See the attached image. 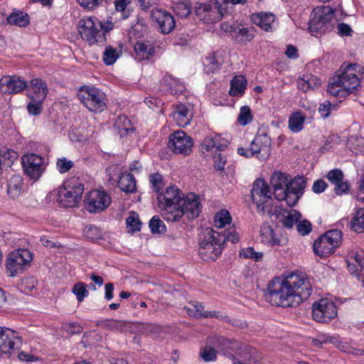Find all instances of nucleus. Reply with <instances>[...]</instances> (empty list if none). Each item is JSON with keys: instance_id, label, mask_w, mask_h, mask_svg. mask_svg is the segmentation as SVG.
Returning a JSON list of instances; mask_svg holds the SVG:
<instances>
[{"instance_id": "obj_49", "label": "nucleus", "mask_w": 364, "mask_h": 364, "mask_svg": "<svg viewBox=\"0 0 364 364\" xmlns=\"http://www.w3.org/2000/svg\"><path fill=\"white\" fill-rule=\"evenodd\" d=\"M252 120L251 110L248 106H243L240 108L237 121L240 124L245 126Z\"/></svg>"}, {"instance_id": "obj_43", "label": "nucleus", "mask_w": 364, "mask_h": 364, "mask_svg": "<svg viewBox=\"0 0 364 364\" xmlns=\"http://www.w3.org/2000/svg\"><path fill=\"white\" fill-rule=\"evenodd\" d=\"M120 55V52L110 46H106L103 53V62L107 65H111L115 63Z\"/></svg>"}, {"instance_id": "obj_38", "label": "nucleus", "mask_w": 364, "mask_h": 364, "mask_svg": "<svg viewBox=\"0 0 364 364\" xmlns=\"http://www.w3.org/2000/svg\"><path fill=\"white\" fill-rule=\"evenodd\" d=\"M247 85V80L242 75H237L233 77L230 82V95L239 96L245 92Z\"/></svg>"}, {"instance_id": "obj_36", "label": "nucleus", "mask_w": 364, "mask_h": 364, "mask_svg": "<svg viewBox=\"0 0 364 364\" xmlns=\"http://www.w3.org/2000/svg\"><path fill=\"white\" fill-rule=\"evenodd\" d=\"M114 127L118 130L120 136H124L134 131L131 121L125 115H120L114 122Z\"/></svg>"}, {"instance_id": "obj_16", "label": "nucleus", "mask_w": 364, "mask_h": 364, "mask_svg": "<svg viewBox=\"0 0 364 364\" xmlns=\"http://www.w3.org/2000/svg\"><path fill=\"white\" fill-rule=\"evenodd\" d=\"M193 145L192 138L182 130H178L169 136L168 146L175 154L188 155Z\"/></svg>"}, {"instance_id": "obj_35", "label": "nucleus", "mask_w": 364, "mask_h": 364, "mask_svg": "<svg viewBox=\"0 0 364 364\" xmlns=\"http://www.w3.org/2000/svg\"><path fill=\"white\" fill-rule=\"evenodd\" d=\"M23 179L19 176H13L7 183V193L11 198H18L22 189Z\"/></svg>"}, {"instance_id": "obj_6", "label": "nucleus", "mask_w": 364, "mask_h": 364, "mask_svg": "<svg viewBox=\"0 0 364 364\" xmlns=\"http://www.w3.org/2000/svg\"><path fill=\"white\" fill-rule=\"evenodd\" d=\"M224 239L220 237V232L206 229L199 242L198 254L204 261L215 260L220 255Z\"/></svg>"}, {"instance_id": "obj_28", "label": "nucleus", "mask_w": 364, "mask_h": 364, "mask_svg": "<svg viewBox=\"0 0 364 364\" xmlns=\"http://www.w3.org/2000/svg\"><path fill=\"white\" fill-rule=\"evenodd\" d=\"M223 63L222 51H216L210 53L203 61L204 70L206 73H214L219 70Z\"/></svg>"}, {"instance_id": "obj_7", "label": "nucleus", "mask_w": 364, "mask_h": 364, "mask_svg": "<svg viewBox=\"0 0 364 364\" xmlns=\"http://www.w3.org/2000/svg\"><path fill=\"white\" fill-rule=\"evenodd\" d=\"M83 191L84 185L80 178H70L59 188L58 200L63 207H75L80 202Z\"/></svg>"}, {"instance_id": "obj_17", "label": "nucleus", "mask_w": 364, "mask_h": 364, "mask_svg": "<svg viewBox=\"0 0 364 364\" xmlns=\"http://www.w3.org/2000/svg\"><path fill=\"white\" fill-rule=\"evenodd\" d=\"M251 196L259 211H264L267 203L272 200L269 187L263 179L254 182Z\"/></svg>"}, {"instance_id": "obj_25", "label": "nucleus", "mask_w": 364, "mask_h": 364, "mask_svg": "<svg viewBox=\"0 0 364 364\" xmlns=\"http://www.w3.org/2000/svg\"><path fill=\"white\" fill-rule=\"evenodd\" d=\"M27 95L30 100H45L48 93V88L44 81L39 78H34L28 85Z\"/></svg>"}, {"instance_id": "obj_10", "label": "nucleus", "mask_w": 364, "mask_h": 364, "mask_svg": "<svg viewBox=\"0 0 364 364\" xmlns=\"http://www.w3.org/2000/svg\"><path fill=\"white\" fill-rule=\"evenodd\" d=\"M77 98L91 112H101L107 107L106 95L95 87H81L77 92Z\"/></svg>"}, {"instance_id": "obj_9", "label": "nucleus", "mask_w": 364, "mask_h": 364, "mask_svg": "<svg viewBox=\"0 0 364 364\" xmlns=\"http://www.w3.org/2000/svg\"><path fill=\"white\" fill-rule=\"evenodd\" d=\"M334 14L328 6L316 7L311 14L309 21V30L312 35L325 33L332 28L331 21Z\"/></svg>"}, {"instance_id": "obj_21", "label": "nucleus", "mask_w": 364, "mask_h": 364, "mask_svg": "<svg viewBox=\"0 0 364 364\" xmlns=\"http://www.w3.org/2000/svg\"><path fill=\"white\" fill-rule=\"evenodd\" d=\"M21 341V336L17 331L0 326V351L9 353L14 346Z\"/></svg>"}, {"instance_id": "obj_46", "label": "nucleus", "mask_w": 364, "mask_h": 364, "mask_svg": "<svg viewBox=\"0 0 364 364\" xmlns=\"http://www.w3.org/2000/svg\"><path fill=\"white\" fill-rule=\"evenodd\" d=\"M239 255L240 257L252 259L255 262L261 261L263 258L262 252H255L254 248L251 247L242 249Z\"/></svg>"}, {"instance_id": "obj_12", "label": "nucleus", "mask_w": 364, "mask_h": 364, "mask_svg": "<svg viewBox=\"0 0 364 364\" xmlns=\"http://www.w3.org/2000/svg\"><path fill=\"white\" fill-rule=\"evenodd\" d=\"M33 259L32 253L26 249H18L10 252L6 259L9 276L14 277L29 266Z\"/></svg>"}, {"instance_id": "obj_54", "label": "nucleus", "mask_w": 364, "mask_h": 364, "mask_svg": "<svg viewBox=\"0 0 364 364\" xmlns=\"http://www.w3.org/2000/svg\"><path fill=\"white\" fill-rule=\"evenodd\" d=\"M74 166L73 161L68 160L65 157L59 158L56 162V166L60 173L69 171Z\"/></svg>"}, {"instance_id": "obj_50", "label": "nucleus", "mask_w": 364, "mask_h": 364, "mask_svg": "<svg viewBox=\"0 0 364 364\" xmlns=\"http://www.w3.org/2000/svg\"><path fill=\"white\" fill-rule=\"evenodd\" d=\"M43 101L30 100L26 107L28 112L33 116L41 114L43 110Z\"/></svg>"}, {"instance_id": "obj_39", "label": "nucleus", "mask_w": 364, "mask_h": 364, "mask_svg": "<svg viewBox=\"0 0 364 364\" xmlns=\"http://www.w3.org/2000/svg\"><path fill=\"white\" fill-rule=\"evenodd\" d=\"M282 225L286 228L291 229L296 224L301 217V213L296 210H282Z\"/></svg>"}, {"instance_id": "obj_48", "label": "nucleus", "mask_w": 364, "mask_h": 364, "mask_svg": "<svg viewBox=\"0 0 364 364\" xmlns=\"http://www.w3.org/2000/svg\"><path fill=\"white\" fill-rule=\"evenodd\" d=\"M352 228L358 232L364 229V208H359L351 221Z\"/></svg>"}, {"instance_id": "obj_14", "label": "nucleus", "mask_w": 364, "mask_h": 364, "mask_svg": "<svg viewBox=\"0 0 364 364\" xmlns=\"http://www.w3.org/2000/svg\"><path fill=\"white\" fill-rule=\"evenodd\" d=\"M336 316V306L328 299H321L312 306V316L316 321L328 323Z\"/></svg>"}, {"instance_id": "obj_8", "label": "nucleus", "mask_w": 364, "mask_h": 364, "mask_svg": "<svg viewBox=\"0 0 364 364\" xmlns=\"http://www.w3.org/2000/svg\"><path fill=\"white\" fill-rule=\"evenodd\" d=\"M78 32L90 46H103L106 43L107 39L102 29L101 21L96 17L89 16L80 19Z\"/></svg>"}, {"instance_id": "obj_11", "label": "nucleus", "mask_w": 364, "mask_h": 364, "mask_svg": "<svg viewBox=\"0 0 364 364\" xmlns=\"http://www.w3.org/2000/svg\"><path fill=\"white\" fill-rule=\"evenodd\" d=\"M342 232L331 230L321 236L314 243V252L321 257H326L333 253L341 242Z\"/></svg>"}, {"instance_id": "obj_24", "label": "nucleus", "mask_w": 364, "mask_h": 364, "mask_svg": "<svg viewBox=\"0 0 364 364\" xmlns=\"http://www.w3.org/2000/svg\"><path fill=\"white\" fill-rule=\"evenodd\" d=\"M288 176L282 172H274L271 177L270 183L274 190V198L277 200H284L285 192L288 191Z\"/></svg>"}, {"instance_id": "obj_55", "label": "nucleus", "mask_w": 364, "mask_h": 364, "mask_svg": "<svg viewBox=\"0 0 364 364\" xmlns=\"http://www.w3.org/2000/svg\"><path fill=\"white\" fill-rule=\"evenodd\" d=\"M37 280L33 277H27L22 279L21 284V290L28 294L36 288Z\"/></svg>"}, {"instance_id": "obj_1", "label": "nucleus", "mask_w": 364, "mask_h": 364, "mask_svg": "<svg viewBox=\"0 0 364 364\" xmlns=\"http://www.w3.org/2000/svg\"><path fill=\"white\" fill-rule=\"evenodd\" d=\"M311 292V284L307 277L291 273L284 279H273L268 284L265 298L276 306L295 307L306 300Z\"/></svg>"}, {"instance_id": "obj_3", "label": "nucleus", "mask_w": 364, "mask_h": 364, "mask_svg": "<svg viewBox=\"0 0 364 364\" xmlns=\"http://www.w3.org/2000/svg\"><path fill=\"white\" fill-rule=\"evenodd\" d=\"M183 197L184 194L176 186L166 188L164 193L157 196L159 207L164 211L162 216L164 220L178 222L181 219L183 212L177 208Z\"/></svg>"}, {"instance_id": "obj_56", "label": "nucleus", "mask_w": 364, "mask_h": 364, "mask_svg": "<svg viewBox=\"0 0 364 364\" xmlns=\"http://www.w3.org/2000/svg\"><path fill=\"white\" fill-rule=\"evenodd\" d=\"M253 36V31L251 28L242 27L238 29L236 38L240 41H250Z\"/></svg>"}, {"instance_id": "obj_23", "label": "nucleus", "mask_w": 364, "mask_h": 364, "mask_svg": "<svg viewBox=\"0 0 364 364\" xmlns=\"http://www.w3.org/2000/svg\"><path fill=\"white\" fill-rule=\"evenodd\" d=\"M200 203L196 195L191 194L183 197L181 204L177 210H182L181 218L186 215L187 218L192 219L197 218L200 213Z\"/></svg>"}, {"instance_id": "obj_33", "label": "nucleus", "mask_w": 364, "mask_h": 364, "mask_svg": "<svg viewBox=\"0 0 364 364\" xmlns=\"http://www.w3.org/2000/svg\"><path fill=\"white\" fill-rule=\"evenodd\" d=\"M212 336H210V338ZM209 338L210 337L207 338L206 346L201 347L199 352L200 357L205 362L215 361L217 359L218 353H221L220 349L215 345L209 343Z\"/></svg>"}, {"instance_id": "obj_58", "label": "nucleus", "mask_w": 364, "mask_h": 364, "mask_svg": "<svg viewBox=\"0 0 364 364\" xmlns=\"http://www.w3.org/2000/svg\"><path fill=\"white\" fill-rule=\"evenodd\" d=\"M174 11L177 16L187 17L191 12V9L187 4L178 3L175 5Z\"/></svg>"}, {"instance_id": "obj_40", "label": "nucleus", "mask_w": 364, "mask_h": 364, "mask_svg": "<svg viewBox=\"0 0 364 364\" xmlns=\"http://www.w3.org/2000/svg\"><path fill=\"white\" fill-rule=\"evenodd\" d=\"M305 120L306 117L301 112L291 114L288 122L289 129L293 132H300L303 129Z\"/></svg>"}, {"instance_id": "obj_29", "label": "nucleus", "mask_w": 364, "mask_h": 364, "mask_svg": "<svg viewBox=\"0 0 364 364\" xmlns=\"http://www.w3.org/2000/svg\"><path fill=\"white\" fill-rule=\"evenodd\" d=\"M262 242L271 247L284 246L287 242L286 237L277 238L274 230L269 225H263L260 230Z\"/></svg>"}, {"instance_id": "obj_4", "label": "nucleus", "mask_w": 364, "mask_h": 364, "mask_svg": "<svg viewBox=\"0 0 364 364\" xmlns=\"http://www.w3.org/2000/svg\"><path fill=\"white\" fill-rule=\"evenodd\" d=\"M208 342L210 344L215 345L221 353L231 360L247 362L252 358L251 348L245 343L219 336H213L208 339Z\"/></svg>"}, {"instance_id": "obj_63", "label": "nucleus", "mask_w": 364, "mask_h": 364, "mask_svg": "<svg viewBox=\"0 0 364 364\" xmlns=\"http://www.w3.org/2000/svg\"><path fill=\"white\" fill-rule=\"evenodd\" d=\"M213 135L207 136L201 143L202 151H209L214 148Z\"/></svg>"}, {"instance_id": "obj_19", "label": "nucleus", "mask_w": 364, "mask_h": 364, "mask_svg": "<svg viewBox=\"0 0 364 364\" xmlns=\"http://www.w3.org/2000/svg\"><path fill=\"white\" fill-rule=\"evenodd\" d=\"M306 182L303 176H296L288 182V191L285 192L287 196L284 198L289 207L294 206L304 193Z\"/></svg>"}, {"instance_id": "obj_30", "label": "nucleus", "mask_w": 364, "mask_h": 364, "mask_svg": "<svg viewBox=\"0 0 364 364\" xmlns=\"http://www.w3.org/2000/svg\"><path fill=\"white\" fill-rule=\"evenodd\" d=\"M254 24L259 26L265 31L272 30V25L274 21L275 16L271 13H257L251 16Z\"/></svg>"}, {"instance_id": "obj_42", "label": "nucleus", "mask_w": 364, "mask_h": 364, "mask_svg": "<svg viewBox=\"0 0 364 364\" xmlns=\"http://www.w3.org/2000/svg\"><path fill=\"white\" fill-rule=\"evenodd\" d=\"M126 225L129 232L140 231L142 223L138 213L134 211L129 212V217L126 219Z\"/></svg>"}, {"instance_id": "obj_52", "label": "nucleus", "mask_w": 364, "mask_h": 364, "mask_svg": "<svg viewBox=\"0 0 364 364\" xmlns=\"http://www.w3.org/2000/svg\"><path fill=\"white\" fill-rule=\"evenodd\" d=\"M149 228L152 233H161L166 230L163 221L156 216H154L149 221Z\"/></svg>"}, {"instance_id": "obj_41", "label": "nucleus", "mask_w": 364, "mask_h": 364, "mask_svg": "<svg viewBox=\"0 0 364 364\" xmlns=\"http://www.w3.org/2000/svg\"><path fill=\"white\" fill-rule=\"evenodd\" d=\"M29 16L22 11L13 12L7 18L8 23L19 27L27 26L29 23Z\"/></svg>"}, {"instance_id": "obj_45", "label": "nucleus", "mask_w": 364, "mask_h": 364, "mask_svg": "<svg viewBox=\"0 0 364 364\" xmlns=\"http://www.w3.org/2000/svg\"><path fill=\"white\" fill-rule=\"evenodd\" d=\"M231 216L228 211L222 210L214 217V224L216 228H222L231 222Z\"/></svg>"}, {"instance_id": "obj_20", "label": "nucleus", "mask_w": 364, "mask_h": 364, "mask_svg": "<svg viewBox=\"0 0 364 364\" xmlns=\"http://www.w3.org/2000/svg\"><path fill=\"white\" fill-rule=\"evenodd\" d=\"M151 18L157 23L161 33L168 34L175 28L176 23L173 16L162 9H154L151 11Z\"/></svg>"}, {"instance_id": "obj_26", "label": "nucleus", "mask_w": 364, "mask_h": 364, "mask_svg": "<svg viewBox=\"0 0 364 364\" xmlns=\"http://www.w3.org/2000/svg\"><path fill=\"white\" fill-rule=\"evenodd\" d=\"M327 179L335 185V193L337 195H342L349 189V185L343 181L344 175L343 171L338 168L330 171L326 175Z\"/></svg>"}, {"instance_id": "obj_31", "label": "nucleus", "mask_w": 364, "mask_h": 364, "mask_svg": "<svg viewBox=\"0 0 364 364\" xmlns=\"http://www.w3.org/2000/svg\"><path fill=\"white\" fill-rule=\"evenodd\" d=\"M136 58L141 61L148 60L154 54V47L149 41H137L134 46Z\"/></svg>"}, {"instance_id": "obj_37", "label": "nucleus", "mask_w": 364, "mask_h": 364, "mask_svg": "<svg viewBox=\"0 0 364 364\" xmlns=\"http://www.w3.org/2000/svg\"><path fill=\"white\" fill-rule=\"evenodd\" d=\"M117 183L118 187L125 193H133L136 190V181L130 173H122Z\"/></svg>"}, {"instance_id": "obj_5", "label": "nucleus", "mask_w": 364, "mask_h": 364, "mask_svg": "<svg viewBox=\"0 0 364 364\" xmlns=\"http://www.w3.org/2000/svg\"><path fill=\"white\" fill-rule=\"evenodd\" d=\"M272 150V140L268 134V127L262 125L249 148L240 147L237 153L247 158L255 156L259 160L267 159Z\"/></svg>"}, {"instance_id": "obj_51", "label": "nucleus", "mask_w": 364, "mask_h": 364, "mask_svg": "<svg viewBox=\"0 0 364 364\" xmlns=\"http://www.w3.org/2000/svg\"><path fill=\"white\" fill-rule=\"evenodd\" d=\"M336 105L331 104L328 100H326L320 105L318 111L321 117L326 119L330 116L332 110L336 109Z\"/></svg>"}, {"instance_id": "obj_34", "label": "nucleus", "mask_w": 364, "mask_h": 364, "mask_svg": "<svg viewBox=\"0 0 364 364\" xmlns=\"http://www.w3.org/2000/svg\"><path fill=\"white\" fill-rule=\"evenodd\" d=\"M320 85L321 80L312 75H306L297 80L298 88L304 92Z\"/></svg>"}, {"instance_id": "obj_27", "label": "nucleus", "mask_w": 364, "mask_h": 364, "mask_svg": "<svg viewBox=\"0 0 364 364\" xmlns=\"http://www.w3.org/2000/svg\"><path fill=\"white\" fill-rule=\"evenodd\" d=\"M172 117L178 127H184L190 124L193 114L186 105L178 104L174 107Z\"/></svg>"}, {"instance_id": "obj_64", "label": "nucleus", "mask_w": 364, "mask_h": 364, "mask_svg": "<svg viewBox=\"0 0 364 364\" xmlns=\"http://www.w3.org/2000/svg\"><path fill=\"white\" fill-rule=\"evenodd\" d=\"M80 6L88 9H93L101 4L103 0H77Z\"/></svg>"}, {"instance_id": "obj_13", "label": "nucleus", "mask_w": 364, "mask_h": 364, "mask_svg": "<svg viewBox=\"0 0 364 364\" xmlns=\"http://www.w3.org/2000/svg\"><path fill=\"white\" fill-rule=\"evenodd\" d=\"M111 198L104 191L93 190L90 191L85 198V207L91 213H100L108 208L111 203Z\"/></svg>"}, {"instance_id": "obj_60", "label": "nucleus", "mask_w": 364, "mask_h": 364, "mask_svg": "<svg viewBox=\"0 0 364 364\" xmlns=\"http://www.w3.org/2000/svg\"><path fill=\"white\" fill-rule=\"evenodd\" d=\"M63 328L70 335L79 334L82 331V327L77 323H65Z\"/></svg>"}, {"instance_id": "obj_47", "label": "nucleus", "mask_w": 364, "mask_h": 364, "mask_svg": "<svg viewBox=\"0 0 364 364\" xmlns=\"http://www.w3.org/2000/svg\"><path fill=\"white\" fill-rule=\"evenodd\" d=\"M72 292L76 296L79 302H82L88 295L87 285L81 282H77L73 287Z\"/></svg>"}, {"instance_id": "obj_44", "label": "nucleus", "mask_w": 364, "mask_h": 364, "mask_svg": "<svg viewBox=\"0 0 364 364\" xmlns=\"http://www.w3.org/2000/svg\"><path fill=\"white\" fill-rule=\"evenodd\" d=\"M100 326L107 330L122 331L123 328L126 327L127 323L124 321L109 318L102 321Z\"/></svg>"}, {"instance_id": "obj_61", "label": "nucleus", "mask_w": 364, "mask_h": 364, "mask_svg": "<svg viewBox=\"0 0 364 364\" xmlns=\"http://www.w3.org/2000/svg\"><path fill=\"white\" fill-rule=\"evenodd\" d=\"M220 237L224 239V243L226 241H230L232 243H236L239 241V234L235 230L220 233Z\"/></svg>"}, {"instance_id": "obj_57", "label": "nucleus", "mask_w": 364, "mask_h": 364, "mask_svg": "<svg viewBox=\"0 0 364 364\" xmlns=\"http://www.w3.org/2000/svg\"><path fill=\"white\" fill-rule=\"evenodd\" d=\"M84 235L88 239L95 240L100 237V230L95 225H89L84 229Z\"/></svg>"}, {"instance_id": "obj_22", "label": "nucleus", "mask_w": 364, "mask_h": 364, "mask_svg": "<svg viewBox=\"0 0 364 364\" xmlns=\"http://www.w3.org/2000/svg\"><path fill=\"white\" fill-rule=\"evenodd\" d=\"M28 87L27 82L16 76H4L0 79V91L3 93H18Z\"/></svg>"}, {"instance_id": "obj_62", "label": "nucleus", "mask_w": 364, "mask_h": 364, "mask_svg": "<svg viewBox=\"0 0 364 364\" xmlns=\"http://www.w3.org/2000/svg\"><path fill=\"white\" fill-rule=\"evenodd\" d=\"M214 148L217 150H223L228 145V140L222 138L220 135H213Z\"/></svg>"}, {"instance_id": "obj_2", "label": "nucleus", "mask_w": 364, "mask_h": 364, "mask_svg": "<svg viewBox=\"0 0 364 364\" xmlns=\"http://www.w3.org/2000/svg\"><path fill=\"white\" fill-rule=\"evenodd\" d=\"M357 64L343 65L337 74L329 81L327 91L332 96L343 97L360 87V79L355 72Z\"/></svg>"}, {"instance_id": "obj_18", "label": "nucleus", "mask_w": 364, "mask_h": 364, "mask_svg": "<svg viewBox=\"0 0 364 364\" xmlns=\"http://www.w3.org/2000/svg\"><path fill=\"white\" fill-rule=\"evenodd\" d=\"M21 162L24 173L34 180H37L44 170V159L37 154H25L22 156Z\"/></svg>"}, {"instance_id": "obj_15", "label": "nucleus", "mask_w": 364, "mask_h": 364, "mask_svg": "<svg viewBox=\"0 0 364 364\" xmlns=\"http://www.w3.org/2000/svg\"><path fill=\"white\" fill-rule=\"evenodd\" d=\"M195 9L198 18L206 23H215L223 17L220 5L216 1L199 4Z\"/></svg>"}, {"instance_id": "obj_32", "label": "nucleus", "mask_w": 364, "mask_h": 364, "mask_svg": "<svg viewBox=\"0 0 364 364\" xmlns=\"http://www.w3.org/2000/svg\"><path fill=\"white\" fill-rule=\"evenodd\" d=\"M161 87L166 90H169L173 94L181 93L184 90V86L178 79L172 75H166L161 81Z\"/></svg>"}, {"instance_id": "obj_59", "label": "nucleus", "mask_w": 364, "mask_h": 364, "mask_svg": "<svg viewBox=\"0 0 364 364\" xmlns=\"http://www.w3.org/2000/svg\"><path fill=\"white\" fill-rule=\"evenodd\" d=\"M296 229L300 235H306L311 232L312 225L309 220H304L297 224Z\"/></svg>"}, {"instance_id": "obj_53", "label": "nucleus", "mask_w": 364, "mask_h": 364, "mask_svg": "<svg viewBox=\"0 0 364 364\" xmlns=\"http://www.w3.org/2000/svg\"><path fill=\"white\" fill-rule=\"evenodd\" d=\"M150 183L152 190L158 195L160 194V191L164 186L162 176L158 173L151 175Z\"/></svg>"}]
</instances>
